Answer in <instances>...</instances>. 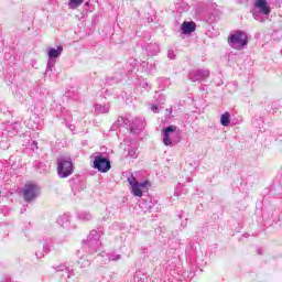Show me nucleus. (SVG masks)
Segmentation results:
<instances>
[{
	"label": "nucleus",
	"mask_w": 282,
	"mask_h": 282,
	"mask_svg": "<svg viewBox=\"0 0 282 282\" xmlns=\"http://www.w3.org/2000/svg\"><path fill=\"white\" fill-rule=\"evenodd\" d=\"M61 54H63V46L59 45V46H57V48L48 47V50H47L48 61H47V66H46V70H45L46 76L55 67L56 58H58L61 56Z\"/></svg>",
	"instance_id": "9"
},
{
	"label": "nucleus",
	"mask_w": 282,
	"mask_h": 282,
	"mask_svg": "<svg viewBox=\"0 0 282 282\" xmlns=\"http://www.w3.org/2000/svg\"><path fill=\"white\" fill-rule=\"evenodd\" d=\"M77 217L80 219V221H91L94 216L88 212H80L77 214Z\"/></svg>",
	"instance_id": "20"
},
{
	"label": "nucleus",
	"mask_w": 282,
	"mask_h": 282,
	"mask_svg": "<svg viewBox=\"0 0 282 282\" xmlns=\"http://www.w3.org/2000/svg\"><path fill=\"white\" fill-rule=\"evenodd\" d=\"M68 272V279H72L74 276V269H67Z\"/></svg>",
	"instance_id": "34"
},
{
	"label": "nucleus",
	"mask_w": 282,
	"mask_h": 282,
	"mask_svg": "<svg viewBox=\"0 0 282 282\" xmlns=\"http://www.w3.org/2000/svg\"><path fill=\"white\" fill-rule=\"evenodd\" d=\"M117 69H120V64H117Z\"/></svg>",
	"instance_id": "41"
},
{
	"label": "nucleus",
	"mask_w": 282,
	"mask_h": 282,
	"mask_svg": "<svg viewBox=\"0 0 282 282\" xmlns=\"http://www.w3.org/2000/svg\"><path fill=\"white\" fill-rule=\"evenodd\" d=\"M39 143L36 141H32V145L36 147Z\"/></svg>",
	"instance_id": "36"
},
{
	"label": "nucleus",
	"mask_w": 282,
	"mask_h": 282,
	"mask_svg": "<svg viewBox=\"0 0 282 282\" xmlns=\"http://www.w3.org/2000/svg\"><path fill=\"white\" fill-rule=\"evenodd\" d=\"M9 164H10L11 169H13V171H17V169H19V165H17L14 163V156H10Z\"/></svg>",
	"instance_id": "28"
},
{
	"label": "nucleus",
	"mask_w": 282,
	"mask_h": 282,
	"mask_svg": "<svg viewBox=\"0 0 282 282\" xmlns=\"http://www.w3.org/2000/svg\"><path fill=\"white\" fill-rule=\"evenodd\" d=\"M83 1L85 0H69V8L70 10H76V8H79V6H83Z\"/></svg>",
	"instance_id": "22"
},
{
	"label": "nucleus",
	"mask_w": 282,
	"mask_h": 282,
	"mask_svg": "<svg viewBox=\"0 0 282 282\" xmlns=\"http://www.w3.org/2000/svg\"><path fill=\"white\" fill-rule=\"evenodd\" d=\"M0 226H8V224H6V223H2V224H0Z\"/></svg>",
	"instance_id": "39"
},
{
	"label": "nucleus",
	"mask_w": 282,
	"mask_h": 282,
	"mask_svg": "<svg viewBox=\"0 0 282 282\" xmlns=\"http://www.w3.org/2000/svg\"><path fill=\"white\" fill-rule=\"evenodd\" d=\"M239 122H242V119L240 118V121ZM239 122H238V124H239Z\"/></svg>",
	"instance_id": "44"
},
{
	"label": "nucleus",
	"mask_w": 282,
	"mask_h": 282,
	"mask_svg": "<svg viewBox=\"0 0 282 282\" xmlns=\"http://www.w3.org/2000/svg\"><path fill=\"white\" fill-rule=\"evenodd\" d=\"M115 124L116 127H127V124H129V119L124 117H119Z\"/></svg>",
	"instance_id": "23"
},
{
	"label": "nucleus",
	"mask_w": 282,
	"mask_h": 282,
	"mask_svg": "<svg viewBox=\"0 0 282 282\" xmlns=\"http://www.w3.org/2000/svg\"><path fill=\"white\" fill-rule=\"evenodd\" d=\"M176 10L177 12H180V14H182V12H188V10H191V7L188 6V3L182 1L176 3Z\"/></svg>",
	"instance_id": "17"
},
{
	"label": "nucleus",
	"mask_w": 282,
	"mask_h": 282,
	"mask_svg": "<svg viewBox=\"0 0 282 282\" xmlns=\"http://www.w3.org/2000/svg\"><path fill=\"white\" fill-rule=\"evenodd\" d=\"M95 109L97 113H109V108L107 106L96 105Z\"/></svg>",
	"instance_id": "24"
},
{
	"label": "nucleus",
	"mask_w": 282,
	"mask_h": 282,
	"mask_svg": "<svg viewBox=\"0 0 282 282\" xmlns=\"http://www.w3.org/2000/svg\"><path fill=\"white\" fill-rule=\"evenodd\" d=\"M129 158H138V152H135V149L131 148L128 150Z\"/></svg>",
	"instance_id": "29"
},
{
	"label": "nucleus",
	"mask_w": 282,
	"mask_h": 282,
	"mask_svg": "<svg viewBox=\"0 0 282 282\" xmlns=\"http://www.w3.org/2000/svg\"><path fill=\"white\" fill-rule=\"evenodd\" d=\"M131 72H133V66H131L129 63H126L124 67H122L119 74L115 73L112 80H115V83H120V80H122L127 74H131Z\"/></svg>",
	"instance_id": "14"
},
{
	"label": "nucleus",
	"mask_w": 282,
	"mask_h": 282,
	"mask_svg": "<svg viewBox=\"0 0 282 282\" xmlns=\"http://www.w3.org/2000/svg\"><path fill=\"white\" fill-rule=\"evenodd\" d=\"M175 52L173 50H169L167 51V58H170V61H175Z\"/></svg>",
	"instance_id": "30"
},
{
	"label": "nucleus",
	"mask_w": 282,
	"mask_h": 282,
	"mask_svg": "<svg viewBox=\"0 0 282 282\" xmlns=\"http://www.w3.org/2000/svg\"><path fill=\"white\" fill-rule=\"evenodd\" d=\"M128 184H130L132 188V195L134 197H142V195H144V191H149V188H151V183L149 181L138 183V180H135L133 174L128 177Z\"/></svg>",
	"instance_id": "4"
},
{
	"label": "nucleus",
	"mask_w": 282,
	"mask_h": 282,
	"mask_svg": "<svg viewBox=\"0 0 282 282\" xmlns=\"http://www.w3.org/2000/svg\"><path fill=\"white\" fill-rule=\"evenodd\" d=\"M144 127H147V121H144L143 118H134V120L130 122V132L138 135V133L144 129Z\"/></svg>",
	"instance_id": "13"
},
{
	"label": "nucleus",
	"mask_w": 282,
	"mask_h": 282,
	"mask_svg": "<svg viewBox=\"0 0 282 282\" xmlns=\"http://www.w3.org/2000/svg\"><path fill=\"white\" fill-rule=\"evenodd\" d=\"M107 258L108 261H120V259H122V256L111 252L107 254Z\"/></svg>",
	"instance_id": "25"
},
{
	"label": "nucleus",
	"mask_w": 282,
	"mask_h": 282,
	"mask_svg": "<svg viewBox=\"0 0 282 282\" xmlns=\"http://www.w3.org/2000/svg\"><path fill=\"white\" fill-rule=\"evenodd\" d=\"M144 65H149V63L142 62V67H144Z\"/></svg>",
	"instance_id": "37"
},
{
	"label": "nucleus",
	"mask_w": 282,
	"mask_h": 282,
	"mask_svg": "<svg viewBox=\"0 0 282 282\" xmlns=\"http://www.w3.org/2000/svg\"><path fill=\"white\" fill-rule=\"evenodd\" d=\"M254 21L259 23H265L272 13V8L268 3V0H256L251 9Z\"/></svg>",
	"instance_id": "1"
},
{
	"label": "nucleus",
	"mask_w": 282,
	"mask_h": 282,
	"mask_svg": "<svg viewBox=\"0 0 282 282\" xmlns=\"http://www.w3.org/2000/svg\"><path fill=\"white\" fill-rule=\"evenodd\" d=\"M210 77V70L193 69L189 72L188 78L192 83H204Z\"/></svg>",
	"instance_id": "12"
},
{
	"label": "nucleus",
	"mask_w": 282,
	"mask_h": 282,
	"mask_svg": "<svg viewBox=\"0 0 282 282\" xmlns=\"http://www.w3.org/2000/svg\"><path fill=\"white\" fill-rule=\"evenodd\" d=\"M175 135H180V132H177V126L171 124L164 128L162 131L163 144H165V147L176 144L177 141L175 140Z\"/></svg>",
	"instance_id": "8"
},
{
	"label": "nucleus",
	"mask_w": 282,
	"mask_h": 282,
	"mask_svg": "<svg viewBox=\"0 0 282 282\" xmlns=\"http://www.w3.org/2000/svg\"><path fill=\"white\" fill-rule=\"evenodd\" d=\"M67 127H68V129H70V130L73 129V128H72V127H73L72 124H68Z\"/></svg>",
	"instance_id": "40"
},
{
	"label": "nucleus",
	"mask_w": 282,
	"mask_h": 282,
	"mask_svg": "<svg viewBox=\"0 0 282 282\" xmlns=\"http://www.w3.org/2000/svg\"><path fill=\"white\" fill-rule=\"evenodd\" d=\"M187 182H193V180L188 178Z\"/></svg>",
	"instance_id": "43"
},
{
	"label": "nucleus",
	"mask_w": 282,
	"mask_h": 282,
	"mask_svg": "<svg viewBox=\"0 0 282 282\" xmlns=\"http://www.w3.org/2000/svg\"><path fill=\"white\" fill-rule=\"evenodd\" d=\"M147 72H148L149 74H151L152 72H155V65L150 64V67L147 69Z\"/></svg>",
	"instance_id": "33"
},
{
	"label": "nucleus",
	"mask_w": 282,
	"mask_h": 282,
	"mask_svg": "<svg viewBox=\"0 0 282 282\" xmlns=\"http://www.w3.org/2000/svg\"><path fill=\"white\" fill-rule=\"evenodd\" d=\"M257 252H258V254H263V249L259 248V249L257 250Z\"/></svg>",
	"instance_id": "35"
},
{
	"label": "nucleus",
	"mask_w": 282,
	"mask_h": 282,
	"mask_svg": "<svg viewBox=\"0 0 282 282\" xmlns=\"http://www.w3.org/2000/svg\"><path fill=\"white\" fill-rule=\"evenodd\" d=\"M21 213H22V214L25 213V209H21Z\"/></svg>",
	"instance_id": "42"
},
{
	"label": "nucleus",
	"mask_w": 282,
	"mask_h": 282,
	"mask_svg": "<svg viewBox=\"0 0 282 282\" xmlns=\"http://www.w3.org/2000/svg\"><path fill=\"white\" fill-rule=\"evenodd\" d=\"M247 43L248 34L246 31L237 30L228 36V44L234 50H237V47H246Z\"/></svg>",
	"instance_id": "5"
},
{
	"label": "nucleus",
	"mask_w": 282,
	"mask_h": 282,
	"mask_svg": "<svg viewBox=\"0 0 282 282\" xmlns=\"http://www.w3.org/2000/svg\"><path fill=\"white\" fill-rule=\"evenodd\" d=\"M85 188V184L80 185V191H83Z\"/></svg>",
	"instance_id": "38"
},
{
	"label": "nucleus",
	"mask_w": 282,
	"mask_h": 282,
	"mask_svg": "<svg viewBox=\"0 0 282 282\" xmlns=\"http://www.w3.org/2000/svg\"><path fill=\"white\" fill-rule=\"evenodd\" d=\"M74 173V162L72 158L61 156L57 159V175L61 180L69 177Z\"/></svg>",
	"instance_id": "3"
},
{
	"label": "nucleus",
	"mask_w": 282,
	"mask_h": 282,
	"mask_svg": "<svg viewBox=\"0 0 282 282\" xmlns=\"http://www.w3.org/2000/svg\"><path fill=\"white\" fill-rule=\"evenodd\" d=\"M220 124L223 127H230V112H225L221 115Z\"/></svg>",
	"instance_id": "18"
},
{
	"label": "nucleus",
	"mask_w": 282,
	"mask_h": 282,
	"mask_svg": "<svg viewBox=\"0 0 282 282\" xmlns=\"http://www.w3.org/2000/svg\"><path fill=\"white\" fill-rule=\"evenodd\" d=\"M151 111H153V113H160V107H158V104L151 106Z\"/></svg>",
	"instance_id": "32"
},
{
	"label": "nucleus",
	"mask_w": 282,
	"mask_h": 282,
	"mask_svg": "<svg viewBox=\"0 0 282 282\" xmlns=\"http://www.w3.org/2000/svg\"><path fill=\"white\" fill-rule=\"evenodd\" d=\"M148 56H158L160 54V45L158 43H150L143 46Z\"/></svg>",
	"instance_id": "16"
},
{
	"label": "nucleus",
	"mask_w": 282,
	"mask_h": 282,
	"mask_svg": "<svg viewBox=\"0 0 282 282\" xmlns=\"http://www.w3.org/2000/svg\"><path fill=\"white\" fill-rule=\"evenodd\" d=\"M78 182H80V181L78 180V177H77V178H70V180H69V184H70V186H72L73 189L78 188Z\"/></svg>",
	"instance_id": "27"
},
{
	"label": "nucleus",
	"mask_w": 282,
	"mask_h": 282,
	"mask_svg": "<svg viewBox=\"0 0 282 282\" xmlns=\"http://www.w3.org/2000/svg\"><path fill=\"white\" fill-rule=\"evenodd\" d=\"M39 195H41V187L34 183H28L22 188V197L28 204L34 202Z\"/></svg>",
	"instance_id": "7"
},
{
	"label": "nucleus",
	"mask_w": 282,
	"mask_h": 282,
	"mask_svg": "<svg viewBox=\"0 0 282 282\" xmlns=\"http://www.w3.org/2000/svg\"><path fill=\"white\" fill-rule=\"evenodd\" d=\"M39 246L42 249L35 251V257L36 259H44V257H47L52 250V238H43L39 241Z\"/></svg>",
	"instance_id": "11"
},
{
	"label": "nucleus",
	"mask_w": 282,
	"mask_h": 282,
	"mask_svg": "<svg viewBox=\"0 0 282 282\" xmlns=\"http://www.w3.org/2000/svg\"><path fill=\"white\" fill-rule=\"evenodd\" d=\"M195 30H197V24L193 21H191V22L185 21L181 25L182 34H193V32H195Z\"/></svg>",
	"instance_id": "15"
},
{
	"label": "nucleus",
	"mask_w": 282,
	"mask_h": 282,
	"mask_svg": "<svg viewBox=\"0 0 282 282\" xmlns=\"http://www.w3.org/2000/svg\"><path fill=\"white\" fill-rule=\"evenodd\" d=\"M55 272H65L67 270V264H58L56 267H53Z\"/></svg>",
	"instance_id": "26"
},
{
	"label": "nucleus",
	"mask_w": 282,
	"mask_h": 282,
	"mask_svg": "<svg viewBox=\"0 0 282 282\" xmlns=\"http://www.w3.org/2000/svg\"><path fill=\"white\" fill-rule=\"evenodd\" d=\"M17 124L8 126L6 129H2V134L0 135V149L2 151H8L10 149V139L17 135Z\"/></svg>",
	"instance_id": "6"
},
{
	"label": "nucleus",
	"mask_w": 282,
	"mask_h": 282,
	"mask_svg": "<svg viewBox=\"0 0 282 282\" xmlns=\"http://www.w3.org/2000/svg\"><path fill=\"white\" fill-rule=\"evenodd\" d=\"M154 98L155 105H164V102H166V95L164 94H155Z\"/></svg>",
	"instance_id": "21"
},
{
	"label": "nucleus",
	"mask_w": 282,
	"mask_h": 282,
	"mask_svg": "<svg viewBox=\"0 0 282 282\" xmlns=\"http://www.w3.org/2000/svg\"><path fill=\"white\" fill-rule=\"evenodd\" d=\"M57 224L59 226H68L69 225V214H64L57 218Z\"/></svg>",
	"instance_id": "19"
},
{
	"label": "nucleus",
	"mask_w": 282,
	"mask_h": 282,
	"mask_svg": "<svg viewBox=\"0 0 282 282\" xmlns=\"http://www.w3.org/2000/svg\"><path fill=\"white\" fill-rule=\"evenodd\" d=\"M79 263L80 265H84V268H87L90 265L89 260H85V258H80Z\"/></svg>",
	"instance_id": "31"
},
{
	"label": "nucleus",
	"mask_w": 282,
	"mask_h": 282,
	"mask_svg": "<svg viewBox=\"0 0 282 282\" xmlns=\"http://www.w3.org/2000/svg\"><path fill=\"white\" fill-rule=\"evenodd\" d=\"M102 235H105V228L99 227L97 228V230H90L87 239L83 240V245L87 246L90 254H95V252H98V250H100V237H102Z\"/></svg>",
	"instance_id": "2"
},
{
	"label": "nucleus",
	"mask_w": 282,
	"mask_h": 282,
	"mask_svg": "<svg viewBox=\"0 0 282 282\" xmlns=\"http://www.w3.org/2000/svg\"><path fill=\"white\" fill-rule=\"evenodd\" d=\"M93 166L99 171V173H108V171L111 170V161H109V158L98 154L95 156Z\"/></svg>",
	"instance_id": "10"
}]
</instances>
